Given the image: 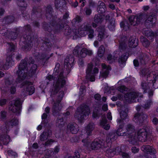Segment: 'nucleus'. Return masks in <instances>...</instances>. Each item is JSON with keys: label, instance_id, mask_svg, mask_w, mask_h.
I'll list each match as a JSON object with an SVG mask.
<instances>
[{"label": "nucleus", "instance_id": "60", "mask_svg": "<svg viewBox=\"0 0 158 158\" xmlns=\"http://www.w3.org/2000/svg\"><path fill=\"white\" fill-rule=\"evenodd\" d=\"M53 153L52 151L48 150L46 151L45 154L44 156V158H49L52 155H53Z\"/></svg>", "mask_w": 158, "mask_h": 158}, {"label": "nucleus", "instance_id": "59", "mask_svg": "<svg viewBox=\"0 0 158 158\" xmlns=\"http://www.w3.org/2000/svg\"><path fill=\"white\" fill-rule=\"evenodd\" d=\"M9 31L6 28L0 30V33L5 37H7Z\"/></svg>", "mask_w": 158, "mask_h": 158}, {"label": "nucleus", "instance_id": "42", "mask_svg": "<svg viewBox=\"0 0 158 158\" xmlns=\"http://www.w3.org/2000/svg\"><path fill=\"white\" fill-rule=\"evenodd\" d=\"M95 126L93 123H89L85 128L86 132L84 134H87L89 135H91L92 131L94 128Z\"/></svg>", "mask_w": 158, "mask_h": 158}, {"label": "nucleus", "instance_id": "45", "mask_svg": "<svg viewBox=\"0 0 158 158\" xmlns=\"http://www.w3.org/2000/svg\"><path fill=\"white\" fill-rule=\"evenodd\" d=\"M94 21L96 23H101L104 20L102 16L100 14L96 15L94 18Z\"/></svg>", "mask_w": 158, "mask_h": 158}, {"label": "nucleus", "instance_id": "44", "mask_svg": "<svg viewBox=\"0 0 158 158\" xmlns=\"http://www.w3.org/2000/svg\"><path fill=\"white\" fill-rule=\"evenodd\" d=\"M107 120L106 117H102L101 120L100 124L102 127L106 130H108L110 127V125L107 124Z\"/></svg>", "mask_w": 158, "mask_h": 158}, {"label": "nucleus", "instance_id": "63", "mask_svg": "<svg viewBox=\"0 0 158 158\" xmlns=\"http://www.w3.org/2000/svg\"><path fill=\"white\" fill-rule=\"evenodd\" d=\"M113 149L114 150V155H120L121 154V153L122 152L120 148L119 147H117Z\"/></svg>", "mask_w": 158, "mask_h": 158}, {"label": "nucleus", "instance_id": "4", "mask_svg": "<svg viewBox=\"0 0 158 158\" xmlns=\"http://www.w3.org/2000/svg\"><path fill=\"white\" fill-rule=\"evenodd\" d=\"M60 89L53 96H51V97L53 98L56 96L57 98L56 101L53 99L52 100L51 103L52 104V114L54 116H57L59 115L60 111L62 109V106L61 104L60 103L62 99V98L64 95V93L63 91H61L59 93L58 92L59 91Z\"/></svg>", "mask_w": 158, "mask_h": 158}, {"label": "nucleus", "instance_id": "20", "mask_svg": "<svg viewBox=\"0 0 158 158\" xmlns=\"http://www.w3.org/2000/svg\"><path fill=\"white\" fill-rule=\"evenodd\" d=\"M5 123L9 128L13 127L14 126H16L19 124L18 119L14 116H10L5 121Z\"/></svg>", "mask_w": 158, "mask_h": 158}, {"label": "nucleus", "instance_id": "26", "mask_svg": "<svg viewBox=\"0 0 158 158\" xmlns=\"http://www.w3.org/2000/svg\"><path fill=\"white\" fill-rule=\"evenodd\" d=\"M67 130L72 134H76L77 133L79 128L78 126L76 123H73L68 124L67 127Z\"/></svg>", "mask_w": 158, "mask_h": 158}, {"label": "nucleus", "instance_id": "19", "mask_svg": "<svg viewBox=\"0 0 158 158\" xmlns=\"http://www.w3.org/2000/svg\"><path fill=\"white\" fill-rule=\"evenodd\" d=\"M138 139L142 142H145L147 139L148 132L144 129L139 130L137 132Z\"/></svg>", "mask_w": 158, "mask_h": 158}, {"label": "nucleus", "instance_id": "41", "mask_svg": "<svg viewBox=\"0 0 158 158\" xmlns=\"http://www.w3.org/2000/svg\"><path fill=\"white\" fill-rule=\"evenodd\" d=\"M17 4L20 8V10H26L27 7V1L24 0H17Z\"/></svg>", "mask_w": 158, "mask_h": 158}, {"label": "nucleus", "instance_id": "3", "mask_svg": "<svg viewBox=\"0 0 158 158\" xmlns=\"http://www.w3.org/2000/svg\"><path fill=\"white\" fill-rule=\"evenodd\" d=\"M34 61L31 57H29L28 60L27 58H25L21 61L18 66V70L17 71L18 75V77L15 81L17 84L20 83L25 79L27 76V73L25 72L24 70H28L29 65L34 64Z\"/></svg>", "mask_w": 158, "mask_h": 158}, {"label": "nucleus", "instance_id": "22", "mask_svg": "<svg viewBox=\"0 0 158 158\" xmlns=\"http://www.w3.org/2000/svg\"><path fill=\"white\" fill-rule=\"evenodd\" d=\"M41 47L43 50H49L52 47V44L50 40L48 38H44L40 41Z\"/></svg>", "mask_w": 158, "mask_h": 158}, {"label": "nucleus", "instance_id": "13", "mask_svg": "<svg viewBox=\"0 0 158 158\" xmlns=\"http://www.w3.org/2000/svg\"><path fill=\"white\" fill-rule=\"evenodd\" d=\"M87 49L82 48L81 46L77 45L73 51V54L79 58H85L86 56Z\"/></svg>", "mask_w": 158, "mask_h": 158}, {"label": "nucleus", "instance_id": "6", "mask_svg": "<svg viewBox=\"0 0 158 158\" xmlns=\"http://www.w3.org/2000/svg\"><path fill=\"white\" fill-rule=\"evenodd\" d=\"M90 113V109L89 106L86 105H81L77 109L74 117L79 121L81 122L87 118Z\"/></svg>", "mask_w": 158, "mask_h": 158}, {"label": "nucleus", "instance_id": "17", "mask_svg": "<svg viewBox=\"0 0 158 158\" xmlns=\"http://www.w3.org/2000/svg\"><path fill=\"white\" fill-rule=\"evenodd\" d=\"M53 53L50 54H40L39 52H35L34 54V56L37 59L38 61L41 60L44 63L48 60L50 57L53 56Z\"/></svg>", "mask_w": 158, "mask_h": 158}, {"label": "nucleus", "instance_id": "29", "mask_svg": "<svg viewBox=\"0 0 158 158\" xmlns=\"http://www.w3.org/2000/svg\"><path fill=\"white\" fill-rule=\"evenodd\" d=\"M149 56L146 54L141 53L140 54L139 60V63L142 65H145L148 60Z\"/></svg>", "mask_w": 158, "mask_h": 158}, {"label": "nucleus", "instance_id": "43", "mask_svg": "<svg viewBox=\"0 0 158 158\" xmlns=\"http://www.w3.org/2000/svg\"><path fill=\"white\" fill-rule=\"evenodd\" d=\"M9 128L5 124L0 127V135H7V134L9 131Z\"/></svg>", "mask_w": 158, "mask_h": 158}, {"label": "nucleus", "instance_id": "58", "mask_svg": "<svg viewBox=\"0 0 158 158\" xmlns=\"http://www.w3.org/2000/svg\"><path fill=\"white\" fill-rule=\"evenodd\" d=\"M123 128L118 127L116 133L117 135L118 136H126V132H123Z\"/></svg>", "mask_w": 158, "mask_h": 158}, {"label": "nucleus", "instance_id": "38", "mask_svg": "<svg viewBox=\"0 0 158 158\" xmlns=\"http://www.w3.org/2000/svg\"><path fill=\"white\" fill-rule=\"evenodd\" d=\"M15 20V17L12 15H8L2 19V23L4 24H8L13 23Z\"/></svg>", "mask_w": 158, "mask_h": 158}, {"label": "nucleus", "instance_id": "15", "mask_svg": "<svg viewBox=\"0 0 158 158\" xmlns=\"http://www.w3.org/2000/svg\"><path fill=\"white\" fill-rule=\"evenodd\" d=\"M105 141L102 139H96L91 143L90 148L92 150H98L102 148L104 146Z\"/></svg>", "mask_w": 158, "mask_h": 158}, {"label": "nucleus", "instance_id": "27", "mask_svg": "<svg viewBox=\"0 0 158 158\" xmlns=\"http://www.w3.org/2000/svg\"><path fill=\"white\" fill-rule=\"evenodd\" d=\"M23 86H25L26 87V91L29 93V95L33 94L35 91V88L32 86L31 82L26 81L22 83Z\"/></svg>", "mask_w": 158, "mask_h": 158}, {"label": "nucleus", "instance_id": "49", "mask_svg": "<svg viewBox=\"0 0 158 158\" xmlns=\"http://www.w3.org/2000/svg\"><path fill=\"white\" fill-rule=\"evenodd\" d=\"M105 52V48L103 45H101L98 48V55L100 57H102Z\"/></svg>", "mask_w": 158, "mask_h": 158}, {"label": "nucleus", "instance_id": "9", "mask_svg": "<svg viewBox=\"0 0 158 158\" xmlns=\"http://www.w3.org/2000/svg\"><path fill=\"white\" fill-rule=\"evenodd\" d=\"M74 61V58L72 56H68L65 59L64 64V71H65V75H68L70 73Z\"/></svg>", "mask_w": 158, "mask_h": 158}, {"label": "nucleus", "instance_id": "48", "mask_svg": "<svg viewBox=\"0 0 158 158\" xmlns=\"http://www.w3.org/2000/svg\"><path fill=\"white\" fill-rule=\"evenodd\" d=\"M111 68L110 67H109L108 68L107 70H102V72H100V77H102L103 78H106L108 76L109 74V70H110Z\"/></svg>", "mask_w": 158, "mask_h": 158}, {"label": "nucleus", "instance_id": "55", "mask_svg": "<svg viewBox=\"0 0 158 158\" xmlns=\"http://www.w3.org/2000/svg\"><path fill=\"white\" fill-rule=\"evenodd\" d=\"M6 112L5 111H2L0 112V121H4L6 118Z\"/></svg>", "mask_w": 158, "mask_h": 158}, {"label": "nucleus", "instance_id": "16", "mask_svg": "<svg viewBox=\"0 0 158 158\" xmlns=\"http://www.w3.org/2000/svg\"><path fill=\"white\" fill-rule=\"evenodd\" d=\"M44 14V12L41 8L39 7H33L32 10L31 19L35 20L41 18Z\"/></svg>", "mask_w": 158, "mask_h": 158}, {"label": "nucleus", "instance_id": "33", "mask_svg": "<svg viewBox=\"0 0 158 158\" xmlns=\"http://www.w3.org/2000/svg\"><path fill=\"white\" fill-rule=\"evenodd\" d=\"M138 41L135 36H131L129 40V47L131 48L136 47L138 45Z\"/></svg>", "mask_w": 158, "mask_h": 158}, {"label": "nucleus", "instance_id": "46", "mask_svg": "<svg viewBox=\"0 0 158 158\" xmlns=\"http://www.w3.org/2000/svg\"><path fill=\"white\" fill-rule=\"evenodd\" d=\"M106 151V156L108 157H112L114 155V150L113 149H110V148L106 149V147H104Z\"/></svg>", "mask_w": 158, "mask_h": 158}, {"label": "nucleus", "instance_id": "39", "mask_svg": "<svg viewBox=\"0 0 158 158\" xmlns=\"http://www.w3.org/2000/svg\"><path fill=\"white\" fill-rule=\"evenodd\" d=\"M126 129L127 130L126 132V135L132 134L133 132H135V127L132 124H127L126 127Z\"/></svg>", "mask_w": 158, "mask_h": 158}, {"label": "nucleus", "instance_id": "10", "mask_svg": "<svg viewBox=\"0 0 158 158\" xmlns=\"http://www.w3.org/2000/svg\"><path fill=\"white\" fill-rule=\"evenodd\" d=\"M21 105V103L19 100H14L10 104L9 107V110L14 113H16L17 115L19 114Z\"/></svg>", "mask_w": 158, "mask_h": 158}, {"label": "nucleus", "instance_id": "21", "mask_svg": "<svg viewBox=\"0 0 158 158\" xmlns=\"http://www.w3.org/2000/svg\"><path fill=\"white\" fill-rule=\"evenodd\" d=\"M70 113L69 111H67L66 113H64L62 117H58L57 118L56 125V126L60 128H61L63 127L65 124V121L64 120L65 118L67 116L69 115Z\"/></svg>", "mask_w": 158, "mask_h": 158}, {"label": "nucleus", "instance_id": "52", "mask_svg": "<svg viewBox=\"0 0 158 158\" xmlns=\"http://www.w3.org/2000/svg\"><path fill=\"white\" fill-rule=\"evenodd\" d=\"M93 65L92 64L89 63L88 64L87 69L86 71V77L87 78H89L90 76V73L92 72Z\"/></svg>", "mask_w": 158, "mask_h": 158}, {"label": "nucleus", "instance_id": "23", "mask_svg": "<svg viewBox=\"0 0 158 158\" xmlns=\"http://www.w3.org/2000/svg\"><path fill=\"white\" fill-rule=\"evenodd\" d=\"M45 16L47 19L50 21V24L53 20V10L52 6L51 5H48L45 9Z\"/></svg>", "mask_w": 158, "mask_h": 158}, {"label": "nucleus", "instance_id": "34", "mask_svg": "<svg viewBox=\"0 0 158 158\" xmlns=\"http://www.w3.org/2000/svg\"><path fill=\"white\" fill-rule=\"evenodd\" d=\"M117 137L118 136L115 132H111L107 135L106 141L107 142L111 143L117 139Z\"/></svg>", "mask_w": 158, "mask_h": 158}, {"label": "nucleus", "instance_id": "14", "mask_svg": "<svg viewBox=\"0 0 158 158\" xmlns=\"http://www.w3.org/2000/svg\"><path fill=\"white\" fill-rule=\"evenodd\" d=\"M134 117L137 123L142 126L146 122L148 115L143 112H138L135 114Z\"/></svg>", "mask_w": 158, "mask_h": 158}, {"label": "nucleus", "instance_id": "53", "mask_svg": "<svg viewBox=\"0 0 158 158\" xmlns=\"http://www.w3.org/2000/svg\"><path fill=\"white\" fill-rule=\"evenodd\" d=\"M47 116V114L45 113H44L42 116V120L41 122V124L42 125L43 127H45L47 125L48 121L46 119V118Z\"/></svg>", "mask_w": 158, "mask_h": 158}, {"label": "nucleus", "instance_id": "31", "mask_svg": "<svg viewBox=\"0 0 158 158\" xmlns=\"http://www.w3.org/2000/svg\"><path fill=\"white\" fill-rule=\"evenodd\" d=\"M129 138L128 141L130 144L135 145L137 144L138 137H136V132H133L132 134L126 135Z\"/></svg>", "mask_w": 158, "mask_h": 158}, {"label": "nucleus", "instance_id": "37", "mask_svg": "<svg viewBox=\"0 0 158 158\" xmlns=\"http://www.w3.org/2000/svg\"><path fill=\"white\" fill-rule=\"evenodd\" d=\"M52 134V131L50 130H48L44 131L41 133L40 136V139L41 141H44L47 139Z\"/></svg>", "mask_w": 158, "mask_h": 158}, {"label": "nucleus", "instance_id": "1", "mask_svg": "<svg viewBox=\"0 0 158 158\" xmlns=\"http://www.w3.org/2000/svg\"><path fill=\"white\" fill-rule=\"evenodd\" d=\"M54 18L53 20L51 23V25L52 28L47 23L44 22L42 24L43 28L45 31L51 32L54 29L55 33H58L63 31L65 35H70L72 32L70 27L65 23H63L62 20Z\"/></svg>", "mask_w": 158, "mask_h": 158}, {"label": "nucleus", "instance_id": "64", "mask_svg": "<svg viewBox=\"0 0 158 158\" xmlns=\"http://www.w3.org/2000/svg\"><path fill=\"white\" fill-rule=\"evenodd\" d=\"M116 57L113 56L111 54H109L108 55L107 59L110 63H111L115 60Z\"/></svg>", "mask_w": 158, "mask_h": 158}, {"label": "nucleus", "instance_id": "56", "mask_svg": "<svg viewBox=\"0 0 158 158\" xmlns=\"http://www.w3.org/2000/svg\"><path fill=\"white\" fill-rule=\"evenodd\" d=\"M31 69L29 70L30 73H31V75L32 76L36 72L37 68V66L36 64H32Z\"/></svg>", "mask_w": 158, "mask_h": 158}, {"label": "nucleus", "instance_id": "32", "mask_svg": "<svg viewBox=\"0 0 158 158\" xmlns=\"http://www.w3.org/2000/svg\"><path fill=\"white\" fill-rule=\"evenodd\" d=\"M128 53L126 52L119 57L118 61L121 66L123 67L125 64L126 61L128 58Z\"/></svg>", "mask_w": 158, "mask_h": 158}, {"label": "nucleus", "instance_id": "61", "mask_svg": "<svg viewBox=\"0 0 158 158\" xmlns=\"http://www.w3.org/2000/svg\"><path fill=\"white\" fill-rule=\"evenodd\" d=\"M82 20L81 19L79 16L77 15L76 17L73 19L72 23L73 24H75L76 23H79L81 22Z\"/></svg>", "mask_w": 158, "mask_h": 158}, {"label": "nucleus", "instance_id": "25", "mask_svg": "<svg viewBox=\"0 0 158 158\" xmlns=\"http://www.w3.org/2000/svg\"><path fill=\"white\" fill-rule=\"evenodd\" d=\"M98 32V40L99 41H102L106 36V32L105 27L103 26H99L97 29Z\"/></svg>", "mask_w": 158, "mask_h": 158}, {"label": "nucleus", "instance_id": "8", "mask_svg": "<svg viewBox=\"0 0 158 158\" xmlns=\"http://www.w3.org/2000/svg\"><path fill=\"white\" fill-rule=\"evenodd\" d=\"M141 150L145 154L144 156L146 158H156L155 154L156 152L153 147L148 145H143L141 148Z\"/></svg>", "mask_w": 158, "mask_h": 158}, {"label": "nucleus", "instance_id": "50", "mask_svg": "<svg viewBox=\"0 0 158 158\" xmlns=\"http://www.w3.org/2000/svg\"><path fill=\"white\" fill-rule=\"evenodd\" d=\"M128 110L127 108L125 110V111H128ZM120 119L123 120H125L126 119L128 118V115L127 113L126 112V111L123 110L121 111L120 112Z\"/></svg>", "mask_w": 158, "mask_h": 158}, {"label": "nucleus", "instance_id": "40", "mask_svg": "<svg viewBox=\"0 0 158 158\" xmlns=\"http://www.w3.org/2000/svg\"><path fill=\"white\" fill-rule=\"evenodd\" d=\"M19 31L18 28H16L14 31H9L7 37L13 40L17 38Z\"/></svg>", "mask_w": 158, "mask_h": 158}, {"label": "nucleus", "instance_id": "28", "mask_svg": "<svg viewBox=\"0 0 158 158\" xmlns=\"http://www.w3.org/2000/svg\"><path fill=\"white\" fill-rule=\"evenodd\" d=\"M89 135L87 134H81L79 136V138L81 140L82 142L83 143V145L86 147H88L90 143V141L89 136Z\"/></svg>", "mask_w": 158, "mask_h": 158}, {"label": "nucleus", "instance_id": "5", "mask_svg": "<svg viewBox=\"0 0 158 158\" xmlns=\"http://www.w3.org/2000/svg\"><path fill=\"white\" fill-rule=\"evenodd\" d=\"M23 30L25 32L27 33L28 34L24 35L23 37L24 40V48L25 51H27L30 50L32 46V43L33 38L32 35H31L32 30L31 25L29 24L24 26L23 27Z\"/></svg>", "mask_w": 158, "mask_h": 158}, {"label": "nucleus", "instance_id": "47", "mask_svg": "<svg viewBox=\"0 0 158 158\" xmlns=\"http://www.w3.org/2000/svg\"><path fill=\"white\" fill-rule=\"evenodd\" d=\"M140 41L142 43L143 46L145 47H148L150 45L149 41L144 37H141L140 38Z\"/></svg>", "mask_w": 158, "mask_h": 158}, {"label": "nucleus", "instance_id": "62", "mask_svg": "<svg viewBox=\"0 0 158 158\" xmlns=\"http://www.w3.org/2000/svg\"><path fill=\"white\" fill-rule=\"evenodd\" d=\"M101 110H98L97 111H94L93 113V118H98L101 114Z\"/></svg>", "mask_w": 158, "mask_h": 158}, {"label": "nucleus", "instance_id": "24", "mask_svg": "<svg viewBox=\"0 0 158 158\" xmlns=\"http://www.w3.org/2000/svg\"><path fill=\"white\" fill-rule=\"evenodd\" d=\"M91 26L88 24L84 23L81 25L79 29V33L82 36L86 35L87 31L91 28Z\"/></svg>", "mask_w": 158, "mask_h": 158}, {"label": "nucleus", "instance_id": "18", "mask_svg": "<svg viewBox=\"0 0 158 158\" xmlns=\"http://www.w3.org/2000/svg\"><path fill=\"white\" fill-rule=\"evenodd\" d=\"M54 4L55 8L57 10H59L61 12L64 11L67 9L65 0H55Z\"/></svg>", "mask_w": 158, "mask_h": 158}, {"label": "nucleus", "instance_id": "7", "mask_svg": "<svg viewBox=\"0 0 158 158\" xmlns=\"http://www.w3.org/2000/svg\"><path fill=\"white\" fill-rule=\"evenodd\" d=\"M8 48L7 49V56L6 58V62L3 66V68L6 70L8 68L9 66H11L12 64V60L13 55L12 54L16 49V46L12 43H7Z\"/></svg>", "mask_w": 158, "mask_h": 158}, {"label": "nucleus", "instance_id": "54", "mask_svg": "<svg viewBox=\"0 0 158 158\" xmlns=\"http://www.w3.org/2000/svg\"><path fill=\"white\" fill-rule=\"evenodd\" d=\"M115 20L111 19L110 20L109 23L108 25V27L109 29L112 31H114L115 30Z\"/></svg>", "mask_w": 158, "mask_h": 158}, {"label": "nucleus", "instance_id": "2", "mask_svg": "<svg viewBox=\"0 0 158 158\" xmlns=\"http://www.w3.org/2000/svg\"><path fill=\"white\" fill-rule=\"evenodd\" d=\"M60 65L59 63H57L54 69L53 74L57 76L56 77H58V79L55 84H53V86L50 90L51 92V96H53L56 93L60 87H62L65 84V81L64 79L65 78V76L67 75H65V71L64 69L63 71H61L60 68Z\"/></svg>", "mask_w": 158, "mask_h": 158}, {"label": "nucleus", "instance_id": "57", "mask_svg": "<svg viewBox=\"0 0 158 158\" xmlns=\"http://www.w3.org/2000/svg\"><path fill=\"white\" fill-rule=\"evenodd\" d=\"M5 80V83L6 85L9 86L11 85H15V83H14V80L13 79H10L8 78H6Z\"/></svg>", "mask_w": 158, "mask_h": 158}, {"label": "nucleus", "instance_id": "35", "mask_svg": "<svg viewBox=\"0 0 158 158\" xmlns=\"http://www.w3.org/2000/svg\"><path fill=\"white\" fill-rule=\"evenodd\" d=\"M98 5L97 7V10L100 14L105 13L106 10V8L105 3L102 1H99L98 3Z\"/></svg>", "mask_w": 158, "mask_h": 158}, {"label": "nucleus", "instance_id": "36", "mask_svg": "<svg viewBox=\"0 0 158 158\" xmlns=\"http://www.w3.org/2000/svg\"><path fill=\"white\" fill-rule=\"evenodd\" d=\"M127 38L126 36H123L120 42L119 50L120 52L125 51L128 48V47L126 44Z\"/></svg>", "mask_w": 158, "mask_h": 158}, {"label": "nucleus", "instance_id": "30", "mask_svg": "<svg viewBox=\"0 0 158 158\" xmlns=\"http://www.w3.org/2000/svg\"><path fill=\"white\" fill-rule=\"evenodd\" d=\"M10 141V137L8 135H0V148H2V144L7 145Z\"/></svg>", "mask_w": 158, "mask_h": 158}, {"label": "nucleus", "instance_id": "51", "mask_svg": "<svg viewBox=\"0 0 158 158\" xmlns=\"http://www.w3.org/2000/svg\"><path fill=\"white\" fill-rule=\"evenodd\" d=\"M120 25L122 28H123V29L125 30L128 29L130 26L128 21L126 20L122 21L120 23Z\"/></svg>", "mask_w": 158, "mask_h": 158}, {"label": "nucleus", "instance_id": "11", "mask_svg": "<svg viewBox=\"0 0 158 158\" xmlns=\"http://www.w3.org/2000/svg\"><path fill=\"white\" fill-rule=\"evenodd\" d=\"M144 17L145 15L143 14L135 16H131L129 18V21L131 25L136 26L140 23Z\"/></svg>", "mask_w": 158, "mask_h": 158}, {"label": "nucleus", "instance_id": "12", "mask_svg": "<svg viewBox=\"0 0 158 158\" xmlns=\"http://www.w3.org/2000/svg\"><path fill=\"white\" fill-rule=\"evenodd\" d=\"M142 95L141 93L136 92H131L129 93H127L125 94L124 97L125 100L128 102H136V99L139 96V98H141Z\"/></svg>", "mask_w": 158, "mask_h": 158}]
</instances>
